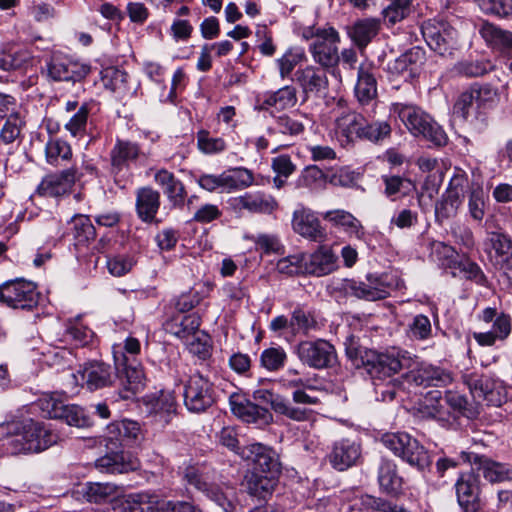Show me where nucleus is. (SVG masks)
<instances>
[{
	"instance_id": "2eb2a0df",
	"label": "nucleus",
	"mask_w": 512,
	"mask_h": 512,
	"mask_svg": "<svg viewBox=\"0 0 512 512\" xmlns=\"http://www.w3.org/2000/svg\"><path fill=\"white\" fill-rule=\"evenodd\" d=\"M327 458L335 470L346 471L360 463L362 459L361 443L350 438L335 441Z\"/></svg>"
},
{
	"instance_id": "aec40b11",
	"label": "nucleus",
	"mask_w": 512,
	"mask_h": 512,
	"mask_svg": "<svg viewBox=\"0 0 512 512\" xmlns=\"http://www.w3.org/2000/svg\"><path fill=\"white\" fill-rule=\"evenodd\" d=\"M467 179L462 175L454 176L440 203L436 205V215L441 219H449L457 214L463 198Z\"/></svg>"
},
{
	"instance_id": "3c124183",
	"label": "nucleus",
	"mask_w": 512,
	"mask_h": 512,
	"mask_svg": "<svg viewBox=\"0 0 512 512\" xmlns=\"http://www.w3.org/2000/svg\"><path fill=\"white\" fill-rule=\"evenodd\" d=\"M469 93L473 96V102L475 104V116L480 113L481 109L490 107L497 98L496 89L492 88L488 84L474 83L469 88Z\"/></svg>"
},
{
	"instance_id": "4468645a",
	"label": "nucleus",
	"mask_w": 512,
	"mask_h": 512,
	"mask_svg": "<svg viewBox=\"0 0 512 512\" xmlns=\"http://www.w3.org/2000/svg\"><path fill=\"white\" fill-rule=\"evenodd\" d=\"M253 398L262 403H270L271 408L276 413L296 422L308 421L313 416L312 409L295 406L283 396L274 394L272 391L267 389H258L254 391Z\"/></svg>"
},
{
	"instance_id": "f03ea898",
	"label": "nucleus",
	"mask_w": 512,
	"mask_h": 512,
	"mask_svg": "<svg viewBox=\"0 0 512 512\" xmlns=\"http://www.w3.org/2000/svg\"><path fill=\"white\" fill-rule=\"evenodd\" d=\"M300 36L308 41V51L315 63L320 67L330 69L338 66L340 62L339 32L331 25H308L300 28Z\"/></svg>"
},
{
	"instance_id": "79ce46f5",
	"label": "nucleus",
	"mask_w": 512,
	"mask_h": 512,
	"mask_svg": "<svg viewBox=\"0 0 512 512\" xmlns=\"http://www.w3.org/2000/svg\"><path fill=\"white\" fill-rule=\"evenodd\" d=\"M160 501L157 496L148 493L130 494L125 498V512H160Z\"/></svg>"
},
{
	"instance_id": "49530a36",
	"label": "nucleus",
	"mask_w": 512,
	"mask_h": 512,
	"mask_svg": "<svg viewBox=\"0 0 512 512\" xmlns=\"http://www.w3.org/2000/svg\"><path fill=\"white\" fill-rule=\"evenodd\" d=\"M223 192L241 190L253 184L254 177L251 170L238 167L222 173Z\"/></svg>"
},
{
	"instance_id": "e2e57ef3",
	"label": "nucleus",
	"mask_w": 512,
	"mask_h": 512,
	"mask_svg": "<svg viewBox=\"0 0 512 512\" xmlns=\"http://www.w3.org/2000/svg\"><path fill=\"white\" fill-rule=\"evenodd\" d=\"M287 359V354L282 347L265 349L260 357L261 365L269 371H277L282 368Z\"/></svg>"
},
{
	"instance_id": "7c9ffc66",
	"label": "nucleus",
	"mask_w": 512,
	"mask_h": 512,
	"mask_svg": "<svg viewBox=\"0 0 512 512\" xmlns=\"http://www.w3.org/2000/svg\"><path fill=\"white\" fill-rule=\"evenodd\" d=\"M323 219L330 222L333 226L341 227L350 237L362 239L365 234L361 222L346 210L335 209L327 211L323 214Z\"/></svg>"
},
{
	"instance_id": "a211bd4d",
	"label": "nucleus",
	"mask_w": 512,
	"mask_h": 512,
	"mask_svg": "<svg viewBox=\"0 0 512 512\" xmlns=\"http://www.w3.org/2000/svg\"><path fill=\"white\" fill-rule=\"evenodd\" d=\"M479 476L473 472L462 473L458 478L455 488L457 500L464 512H478L480 509Z\"/></svg>"
},
{
	"instance_id": "b1692460",
	"label": "nucleus",
	"mask_w": 512,
	"mask_h": 512,
	"mask_svg": "<svg viewBox=\"0 0 512 512\" xmlns=\"http://www.w3.org/2000/svg\"><path fill=\"white\" fill-rule=\"evenodd\" d=\"M8 429H20L26 440H33L41 446V451L49 448L59 440L58 434L42 423L27 419L22 422H12L7 424Z\"/></svg>"
},
{
	"instance_id": "680f3d73",
	"label": "nucleus",
	"mask_w": 512,
	"mask_h": 512,
	"mask_svg": "<svg viewBox=\"0 0 512 512\" xmlns=\"http://www.w3.org/2000/svg\"><path fill=\"white\" fill-rule=\"evenodd\" d=\"M304 267L305 255L301 253L284 257L276 264L277 271L286 275L305 274Z\"/></svg>"
},
{
	"instance_id": "c85d7f7f",
	"label": "nucleus",
	"mask_w": 512,
	"mask_h": 512,
	"mask_svg": "<svg viewBox=\"0 0 512 512\" xmlns=\"http://www.w3.org/2000/svg\"><path fill=\"white\" fill-rule=\"evenodd\" d=\"M155 182L162 187L164 194L173 206H182L186 197L184 184L166 169L158 170L154 175Z\"/></svg>"
},
{
	"instance_id": "473e14b6",
	"label": "nucleus",
	"mask_w": 512,
	"mask_h": 512,
	"mask_svg": "<svg viewBox=\"0 0 512 512\" xmlns=\"http://www.w3.org/2000/svg\"><path fill=\"white\" fill-rule=\"evenodd\" d=\"M336 267V257L328 248H320L309 257L305 256V274L324 276Z\"/></svg>"
},
{
	"instance_id": "39448f33",
	"label": "nucleus",
	"mask_w": 512,
	"mask_h": 512,
	"mask_svg": "<svg viewBox=\"0 0 512 512\" xmlns=\"http://www.w3.org/2000/svg\"><path fill=\"white\" fill-rule=\"evenodd\" d=\"M403 376L408 383L423 387H443L450 384L453 380L450 372L440 367L420 362L411 355Z\"/></svg>"
},
{
	"instance_id": "9b49d317",
	"label": "nucleus",
	"mask_w": 512,
	"mask_h": 512,
	"mask_svg": "<svg viewBox=\"0 0 512 512\" xmlns=\"http://www.w3.org/2000/svg\"><path fill=\"white\" fill-rule=\"evenodd\" d=\"M422 34L427 45L436 53L445 55L457 45V31L444 21H426Z\"/></svg>"
},
{
	"instance_id": "e433bc0d",
	"label": "nucleus",
	"mask_w": 512,
	"mask_h": 512,
	"mask_svg": "<svg viewBox=\"0 0 512 512\" xmlns=\"http://www.w3.org/2000/svg\"><path fill=\"white\" fill-rule=\"evenodd\" d=\"M276 484V476L259 472H251L245 480L247 492L259 499H265L268 495H271Z\"/></svg>"
},
{
	"instance_id": "1a4fd4ad",
	"label": "nucleus",
	"mask_w": 512,
	"mask_h": 512,
	"mask_svg": "<svg viewBox=\"0 0 512 512\" xmlns=\"http://www.w3.org/2000/svg\"><path fill=\"white\" fill-rule=\"evenodd\" d=\"M115 385L118 387V398L128 400L139 393L145 386V374L140 365L124 362L115 367Z\"/></svg>"
},
{
	"instance_id": "c756f323",
	"label": "nucleus",
	"mask_w": 512,
	"mask_h": 512,
	"mask_svg": "<svg viewBox=\"0 0 512 512\" xmlns=\"http://www.w3.org/2000/svg\"><path fill=\"white\" fill-rule=\"evenodd\" d=\"M354 92L362 106L369 105L376 100L377 82L370 66H359Z\"/></svg>"
},
{
	"instance_id": "4d7b16f0",
	"label": "nucleus",
	"mask_w": 512,
	"mask_h": 512,
	"mask_svg": "<svg viewBox=\"0 0 512 512\" xmlns=\"http://www.w3.org/2000/svg\"><path fill=\"white\" fill-rule=\"evenodd\" d=\"M486 211V195L482 187H473L468 197L469 216L476 222H481Z\"/></svg>"
},
{
	"instance_id": "69168bd1",
	"label": "nucleus",
	"mask_w": 512,
	"mask_h": 512,
	"mask_svg": "<svg viewBox=\"0 0 512 512\" xmlns=\"http://www.w3.org/2000/svg\"><path fill=\"white\" fill-rule=\"evenodd\" d=\"M197 145L199 150L205 154H216L226 149V143L222 138L212 137L205 130L197 133Z\"/></svg>"
},
{
	"instance_id": "4c0bfd02",
	"label": "nucleus",
	"mask_w": 512,
	"mask_h": 512,
	"mask_svg": "<svg viewBox=\"0 0 512 512\" xmlns=\"http://www.w3.org/2000/svg\"><path fill=\"white\" fill-rule=\"evenodd\" d=\"M480 33L490 45L502 53L512 55V32L503 30L491 23H484Z\"/></svg>"
},
{
	"instance_id": "8fccbe9b",
	"label": "nucleus",
	"mask_w": 512,
	"mask_h": 512,
	"mask_svg": "<svg viewBox=\"0 0 512 512\" xmlns=\"http://www.w3.org/2000/svg\"><path fill=\"white\" fill-rule=\"evenodd\" d=\"M138 155L139 147L137 144L130 141L117 140L110 153L112 166L121 169L128 161L135 160Z\"/></svg>"
},
{
	"instance_id": "2f4dec72",
	"label": "nucleus",
	"mask_w": 512,
	"mask_h": 512,
	"mask_svg": "<svg viewBox=\"0 0 512 512\" xmlns=\"http://www.w3.org/2000/svg\"><path fill=\"white\" fill-rule=\"evenodd\" d=\"M160 207V193L151 187H142L136 194V212L145 222L154 220Z\"/></svg>"
},
{
	"instance_id": "052dcab7",
	"label": "nucleus",
	"mask_w": 512,
	"mask_h": 512,
	"mask_svg": "<svg viewBox=\"0 0 512 512\" xmlns=\"http://www.w3.org/2000/svg\"><path fill=\"white\" fill-rule=\"evenodd\" d=\"M391 134V126L387 121H376L363 125L361 139H366L371 142H379L388 138Z\"/></svg>"
},
{
	"instance_id": "bb28decb",
	"label": "nucleus",
	"mask_w": 512,
	"mask_h": 512,
	"mask_svg": "<svg viewBox=\"0 0 512 512\" xmlns=\"http://www.w3.org/2000/svg\"><path fill=\"white\" fill-rule=\"evenodd\" d=\"M108 438L115 448L118 444L134 445L141 441L142 432L139 423L132 420H123L108 426Z\"/></svg>"
},
{
	"instance_id": "338daca9",
	"label": "nucleus",
	"mask_w": 512,
	"mask_h": 512,
	"mask_svg": "<svg viewBox=\"0 0 512 512\" xmlns=\"http://www.w3.org/2000/svg\"><path fill=\"white\" fill-rule=\"evenodd\" d=\"M476 2L486 14L499 17L512 16V0H476Z\"/></svg>"
},
{
	"instance_id": "f3484780",
	"label": "nucleus",
	"mask_w": 512,
	"mask_h": 512,
	"mask_svg": "<svg viewBox=\"0 0 512 512\" xmlns=\"http://www.w3.org/2000/svg\"><path fill=\"white\" fill-rule=\"evenodd\" d=\"M295 79L305 95V99L311 96L320 97L328 90L329 81L326 68L308 65L295 72Z\"/></svg>"
},
{
	"instance_id": "20e7f679",
	"label": "nucleus",
	"mask_w": 512,
	"mask_h": 512,
	"mask_svg": "<svg viewBox=\"0 0 512 512\" xmlns=\"http://www.w3.org/2000/svg\"><path fill=\"white\" fill-rule=\"evenodd\" d=\"M295 351L304 365L314 369L331 367L337 360L335 347L324 339L302 341L296 346Z\"/></svg>"
},
{
	"instance_id": "a18cd8bd",
	"label": "nucleus",
	"mask_w": 512,
	"mask_h": 512,
	"mask_svg": "<svg viewBox=\"0 0 512 512\" xmlns=\"http://www.w3.org/2000/svg\"><path fill=\"white\" fill-rule=\"evenodd\" d=\"M71 233L76 246H86L96 237V230L86 215H75L71 221Z\"/></svg>"
},
{
	"instance_id": "37998d69",
	"label": "nucleus",
	"mask_w": 512,
	"mask_h": 512,
	"mask_svg": "<svg viewBox=\"0 0 512 512\" xmlns=\"http://www.w3.org/2000/svg\"><path fill=\"white\" fill-rule=\"evenodd\" d=\"M380 488L389 494H396L402 487V478L397 474L396 464L391 460H382L378 471Z\"/></svg>"
},
{
	"instance_id": "423d86ee",
	"label": "nucleus",
	"mask_w": 512,
	"mask_h": 512,
	"mask_svg": "<svg viewBox=\"0 0 512 512\" xmlns=\"http://www.w3.org/2000/svg\"><path fill=\"white\" fill-rule=\"evenodd\" d=\"M0 302L13 309H30L38 302L36 285L24 279H15L0 285Z\"/></svg>"
},
{
	"instance_id": "4be33fe9",
	"label": "nucleus",
	"mask_w": 512,
	"mask_h": 512,
	"mask_svg": "<svg viewBox=\"0 0 512 512\" xmlns=\"http://www.w3.org/2000/svg\"><path fill=\"white\" fill-rule=\"evenodd\" d=\"M229 404L232 413L247 423L265 425L272 421V414L268 409L252 403L239 394H232L229 397Z\"/></svg>"
},
{
	"instance_id": "ea45409f",
	"label": "nucleus",
	"mask_w": 512,
	"mask_h": 512,
	"mask_svg": "<svg viewBox=\"0 0 512 512\" xmlns=\"http://www.w3.org/2000/svg\"><path fill=\"white\" fill-rule=\"evenodd\" d=\"M511 332V320L507 315H500L495 318L490 331L474 333L473 337L481 346H492L496 340H504Z\"/></svg>"
},
{
	"instance_id": "13d9d810",
	"label": "nucleus",
	"mask_w": 512,
	"mask_h": 512,
	"mask_svg": "<svg viewBox=\"0 0 512 512\" xmlns=\"http://www.w3.org/2000/svg\"><path fill=\"white\" fill-rule=\"evenodd\" d=\"M89 111L88 103H83L65 124V129L73 137L85 135Z\"/></svg>"
},
{
	"instance_id": "864d4df0",
	"label": "nucleus",
	"mask_w": 512,
	"mask_h": 512,
	"mask_svg": "<svg viewBox=\"0 0 512 512\" xmlns=\"http://www.w3.org/2000/svg\"><path fill=\"white\" fill-rule=\"evenodd\" d=\"M176 406L174 397L170 393L162 392L149 404L150 413L159 417V421L168 423L170 416L175 412Z\"/></svg>"
},
{
	"instance_id": "7ed1b4c3",
	"label": "nucleus",
	"mask_w": 512,
	"mask_h": 512,
	"mask_svg": "<svg viewBox=\"0 0 512 512\" xmlns=\"http://www.w3.org/2000/svg\"><path fill=\"white\" fill-rule=\"evenodd\" d=\"M392 111L398 115L407 129L415 136H422L427 141L441 146L446 144L447 136L444 130L419 107L394 103Z\"/></svg>"
},
{
	"instance_id": "0e129e2a",
	"label": "nucleus",
	"mask_w": 512,
	"mask_h": 512,
	"mask_svg": "<svg viewBox=\"0 0 512 512\" xmlns=\"http://www.w3.org/2000/svg\"><path fill=\"white\" fill-rule=\"evenodd\" d=\"M208 498L214 501L224 512H236V504L233 500V492H224L220 487L216 485H210L205 491Z\"/></svg>"
},
{
	"instance_id": "de8ad7c7",
	"label": "nucleus",
	"mask_w": 512,
	"mask_h": 512,
	"mask_svg": "<svg viewBox=\"0 0 512 512\" xmlns=\"http://www.w3.org/2000/svg\"><path fill=\"white\" fill-rule=\"evenodd\" d=\"M402 459L421 471L428 468L431 464L427 450L417 439L411 436L409 440H406V452Z\"/></svg>"
},
{
	"instance_id": "a19ab883",
	"label": "nucleus",
	"mask_w": 512,
	"mask_h": 512,
	"mask_svg": "<svg viewBox=\"0 0 512 512\" xmlns=\"http://www.w3.org/2000/svg\"><path fill=\"white\" fill-rule=\"evenodd\" d=\"M81 493L88 502L105 503L118 496L119 488L112 483L88 482Z\"/></svg>"
},
{
	"instance_id": "6e6d98bb",
	"label": "nucleus",
	"mask_w": 512,
	"mask_h": 512,
	"mask_svg": "<svg viewBox=\"0 0 512 512\" xmlns=\"http://www.w3.org/2000/svg\"><path fill=\"white\" fill-rule=\"evenodd\" d=\"M200 317L196 314H189L183 316L180 322L175 319L173 322L167 324V329L179 338H185L194 334L200 327Z\"/></svg>"
},
{
	"instance_id": "f8f14e48",
	"label": "nucleus",
	"mask_w": 512,
	"mask_h": 512,
	"mask_svg": "<svg viewBox=\"0 0 512 512\" xmlns=\"http://www.w3.org/2000/svg\"><path fill=\"white\" fill-rule=\"evenodd\" d=\"M425 60V51L420 47H413L389 61L386 70L392 77L410 81L419 76Z\"/></svg>"
},
{
	"instance_id": "5701e85b",
	"label": "nucleus",
	"mask_w": 512,
	"mask_h": 512,
	"mask_svg": "<svg viewBox=\"0 0 512 512\" xmlns=\"http://www.w3.org/2000/svg\"><path fill=\"white\" fill-rule=\"evenodd\" d=\"M83 385L95 391L115 385V368L103 362H89L80 371Z\"/></svg>"
},
{
	"instance_id": "c9c22d12",
	"label": "nucleus",
	"mask_w": 512,
	"mask_h": 512,
	"mask_svg": "<svg viewBox=\"0 0 512 512\" xmlns=\"http://www.w3.org/2000/svg\"><path fill=\"white\" fill-rule=\"evenodd\" d=\"M290 329L295 335L308 336L310 333L318 331L320 325L314 312L297 306L291 313Z\"/></svg>"
},
{
	"instance_id": "c03bdc74",
	"label": "nucleus",
	"mask_w": 512,
	"mask_h": 512,
	"mask_svg": "<svg viewBox=\"0 0 512 512\" xmlns=\"http://www.w3.org/2000/svg\"><path fill=\"white\" fill-rule=\"evenodd\" d=\"M7 433L11 435L7 445L12 454L37 453L41 451V446L33 440H26L20 429H8L7 424L0 426V435Z\"/></svg>"
},
{
	"instance_id": "58836bf2",
	"label": "nucleus",
	"mask_w": 512,
	"mask_h": 512,
	"mask_svg": "<svg viewBox=\"0 0 512 512\" xmlns=\"http://www.w3.org/2000/svg\"><path fill=\"white\" fill-rule=\"evenodd\" d=\"M238 205L252 213H271L276 209L277 202L271 195L254 192L240 196Z\"/></svg>"
},
{
	"instance_id": "603ef678",
	"label": "nucleus",
	"mask_w": 512,
	"mask_h": 512,
	"mask_svg": "<svg viewBox=\"0 0 512 512\" xmlns=\"http://www.w3.org/2000/svg\"><path fill=\"white\" fill-rule=\"evenodd\" d=\"M297 103L296 89L293 86H284L276 92L268 95L263 101V107H275L276 109H286L293 107Z\"/></svg>"
},
{
	"instance_id": "774afa93",
	"label": "nucleus",
	"mask_w": 512,
	"mask_h": 512,
	"mask_svg": "<svg viewBox=\"0 0 512 512\" xmlns=\"http://www.w3.org/2000/svg\"><path fill=\"white\" fill-rule=\"evenodd\" d=\"M362 504L377 512H411L402 505H398L387 499L367 495L362 499Z\"/></svg>"
},
{
	"instance_id": "f257e3e1",
	"label": "nucleus",
	"mask_w": 512,
	"mask_h": 512,
	"mask_svg": "<svg viewBox=\"0 0 512 512\" xmlns=\"http://www.w3.org/2000/svg\"><path fill=\"white\" fill-rule=\"evenodd\" d=\"M345 352L356 368H364L373 380H384L406 370L410 355L400 352L378 353L361 346L354 336L345 342Z\"/></svg>"
},
{
	"instance_id": "f704fd0d",
	"label": "nucleus",
	"mask_w": 512,
	"mask_h": 512,
	"mask_svg": "<svg viewBox=\"0 0 512 512\" xmlns=\"http://www.w3.org/2000/svg\"><path fill=\"white\" fill-rule=\"evenodd\" d=\"M380 30V19L365 18L356 21L349 29L348 36L359 48L364 49Z\"/></svg>"
},
{
	"instance_id": "0eeeda50",
	"label": "nucleus",
	"mask_w": 512,
	"mask_h": 512,
	"mask_svg": "<svg viewBox=\"0 0 512 512\" xmlns=\"http://www.w3.org/2000/svg\"><path fill=\"white\" fill-rule=\"evenodd\" d=\"M215 401L213 384L199 373L189 377L184 387V404L194 413H201Z\"/></svg>"
},
{
	"instance_id": "09e8293b",
	"label": "nucleus",
	"mask_w": 512,
	"mask_h": 512,
	"mask_svg": "<svg viewBox=\"0 0 512 512\" xmlns=\"http://www.w3.org/2000/svg\"><path fill=\"white\" fill-rule=\"evenodd\" d=\"M71 146L59 138L50 139L45 145L46 161L50 165L58 166L72 158Z\"/></svg>"
},
{
	"instance_id": "6ab92c4d",
	"label": "nucleus",
	"mask_w": 512,
	"mask_h": 512,
	"mask_svg": "<svg viewBox=\"0 0 512 512\" xmlns=\"http://www.w3.org/2000/svg\"><path fill=\"white\" fill-rule=\"evenodd\" d=\"M461 457L465 462H469L482 470L483 477L491 483L512 480V467L508 464L496 462L472 452H462Z\"/></svg>"
},
{
	"instance_id": "6e6552de",
	"label": "nucleus",
	"mask_w": 512,
	"mask_h": 512,
	"mask_svg": "<svg viewBox=\"0 0 512 512\" xmlns=\"http://www.w3.org/2000/svg\"><path fill=\"white\" fill-rule=\"evenodd\" d=\"M463 383L477 403L500 406L503 401L501 383L489 375L472 372L462 376Z\"/></svg>"
},
{
	"instance_id": "a878e982",
	"label": "nucleus",
	"mask_w": 512,
	"mask_h": 512,
	"mask_svg": "<svg viewBox=\"0 0 512 512\" xmlns=\"http://www.w3.org/2000/svg\"><path fill=\"white\" fill-rule=\"evenodd\" d=\"M491 248L495 252V264L512 281V240L502 232H491L488 236Z\"/></svg>"
},
{
	"instance_id": "9d476101",
	"label": "nucleus",
	"mask_w": 512,
	"mask_h": 512,
	"mask_svg": "<svg viewBox=\"0 0 512 512\" xmlns=\"http://www.w3.org/2000/svg\"><path fill=\"white\" fill-rule=\"evenodd\" d=\"M334 290L343 292L345 295L354 296L367 301L385 299L389 295L388 286L378 278H367V282L353 279H340L333 282Z\"/></svg>"
},
{
	"instance_id": "72a5a7b5",
	"label": "nucleus",
	"mask_w": 512,
	"mask_h": 512,
	"mask_svg": "<svg viewBox=\"0 0 512 512\" xmlns=\"http://www.w3.org/2000/svg\"><path fill=\"white\" fill-rule=\"evenodd\" d=\"M139 463L136 459L128 458L123 452H112L96 460V467L101 472L123 474L134 471Z\"/></svg>"
},
{
	"instance_id": "dca6fc26",
	"label": "nucleus",
	"mask_w": 512,
	"mask_h": 512,
	"mask_svg": "<svg viewBox=\"0 0 512 512\" xmlns=\"http://www.w3.org/2000/svg\"><path fill=\"white\" fill-rule=\"evenodd\" d=\"M80 178L76 165L58 173L46 175L37 187V194L44 197H60L69 193Z\"/></svg>"
},
{
	"instance_id": "393cba45",
	"label": "nucleus",
	"mask_w": 512,
	"mask_h": 512,
	"mask_svg": "<svg viewBox=\"0 0 512 512\" xmlns=\"http://www.w3.org/2000/svg\"><path fill=\"white\" fill-rule=\"evenodd\" d=\"M292 227L297 234L311 241H322L325 238L319 219L309 209L301 208L294 211Z\"/></svg>"
},
{
	"instance_id": "bf43d9fd",
	"label": "nucleus",
	"mask_w": 512,
	"mask_h": 512,
	"mask_svg": "<svg viewBox=\"0 0 512 512\" xmlns=\"http://www.w3.org/2000/svg\"><path fill=\"white\" fill-rule=\"evenodd\" d=\"M60 419L64 420L69 426L78 428H87L93 425L91 416L77 405H67Z\"/></svg>"
},
{
	"instance_id": "412c9836",
	"label": "nucleus",
	"mask_w": 512,
	"mask_h": 512,
	"mask_svg": "<svg viewBox=\"0 0 512 512\" xmlns=\"http://www.w3.org/2000/svg\"><path fill=\"white\" fill-rule=\"evenodd\" d=\"M48 76L54 81L76 82L86 77L90 67L67 58L54 56L47 64Z\"/></svg>"
},
{
	"instance_id": "cd10ccee",
	"label": "nucleus",
	"mask_w": 512,
	"mask_h": 512,
	"mask_svg": "<svg viewBox=\"0 0 512 512\" xmlns=\"http://www.w3.org/2000/svg\"><path fill=\"white\" fill-rule=\"evenodd\" d=\"M365 118L360 113L353 110H343L336 118V132L344 137L346 142H352L355 139H361Z\"/></svg>"
},
{
	"instance_id": "5fc2aeb1",
	"label": "nucleus",
	"mask_w": 512,
	"mask_h": 512,
	"mask_svg": "<svg viewBox=\"0 0 512 512\" xmlns=\"http://www.w3.org/2000/svg\"><path fill=\"white\" fill-rule=\"evenodd\" d=\"M410 12L411 0H391L381 14L385 24L394 25L405 19Z\"/></svg>"
},
{
	"instance_id": "ddd939ff",
	"label": "nucleus",
	"mask_w": 512,
	"mask_h": 512,
	"mask_svg": "<svg viewBox=\"0 0 512 512\" xmlns=\"http://www.w3.org/2000/svg\"><path fill=\"white\" fill-rule=\"evenodd\" d=\"M238 454L245 460L253 463L252 472H259L272 476L280 473V462L277 453L260 443H253L243 447Z\"/></svg>"
}]
</instances>
